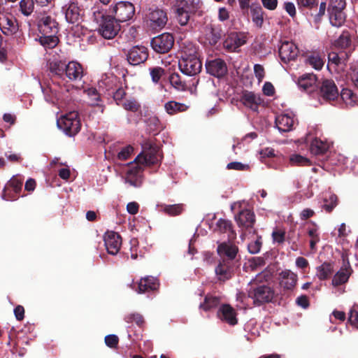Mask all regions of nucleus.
Segmentation results:
<instances>
[{
	"instance_id": "obj_1",
	"label": "nucleus",
	"mask_w": 358,
	"mask_h": 358,
	"mask_svg": "<svg viewBox=\"0 0 358 358\" xmlns=\"http://www.w3.org/2000/svg\"><path fill=\"white\" fill-rule=\"evenodd\" d=\"M161 159L159 149L156 145L146 143L143 150L131 162L126 171L125 181L130 185L138 187L143 182V171L144 166L157 164Z\"/></svg>"
},
{
	"instance_id": "obj_2",
	"label": "nucleus",
	"mask_w": 358,
	"mask_h": 358,
	"mask_svg": "<svg viewBox=\"0 0 358 358\" xmlns=\"http://www.w3.org/2000/svg\"><path fill=\"white\" fill-rule=\"evenodd\" d=\"M253 284L256 287L248 290L247 296L244 293H239L237 295V299L241 301L243 305L247 304L248 299H251L253 303L257 306L262 305L268 301V271L267 268L256 275Z\"/></svg>"
},
{
	"instance_id": "obj_3",
	"label": "nucleus",
	"mask_w": 358,
	"mask_h": 358,
	"mask_svg": "<svg viewBox=\"0 0 358 358\" xmlns=\"http://www.w3.org/2000/svg\"><path fill=\"white\" fill-rule=\"evenodd\" d=\"M181 48V55L178 62L180 70L189 76L198 74L201 70L202 64L197 56L196 47L188 42L184 43Z\"/></svg>"
},
{
	"instance_id": "obj_4",
	"label": "nucleus",
	"mask_w": 358,
	"mask_h": 358,
	"mask_svg": "<svg viewBox=\"0 0 358 358\" xmlns=\"http://www.w3.org/2000/svg\"><path fill=\"white\" fill-rule=\"evenodd\" d=\"M49 69L52 73L61 78L66 76L72 82L80 81L85 73L84 69L80 63L76 61L66 63L65 60L57 58L50 61Z\"/></svg>"
},
{
	"instance_id": "obj_5",
	"label": "nucleus",
	"mask_w": 358,
	"mask_h": 358,
	"mask_svg": "<svg viewBox=\"0 0 358 358\" xmlns=\"http://www.w3.org/2000/svg\"><path fill=\"white\" fill-rule=\"evenodd\" d=\"M92 17L99 25L98 32L104 38H113L120 30L119 22L112 16L106 15L103 10H94Z\"/></svg>"
},
{
	"instance_id": "obj_6",
	"label": "nucleus",
	"mask_w": 358,
	"mask_h": 358,
	"mask_svg": "<svg viewBox=\"0 0 358 358\" xmlns=\"http://www.w3.org/2000/svg\"><path fill=\"white\" fill-rule=\"evenodd\" d=\"M201 6L200 0H176L173 7L176 20L181 26L187 25L191 17L201 9Z\"/></svg>"
},
{
	"instance_id": "obj_7",
	"label": "nucleus",
	"mask_w": 358,
	"mask_h": 358,
	"mask_svg": "<svg viewBox=\"0 0 358 358\" xmlns=\"http://www.w3.org/2000/svg\"><path fill=\"white\" fill-rule=\"evenodd\" d=\"M58 127L66 135L73 136L81 128L80 120L76 111H71L62 115L57 121Z\"/></svg>"
},
{
	"instance_id": "obj_8",
	"label": "nucleus",
	"mask_w": 358,
	"mask_h": 358,
	"mask_svg": "<svg viewBox=\"0 0 358 358\" xmlns=\"http://www.w3.org/2000/svg\"><path fill=\"white\" fill-rule=\"evenodd\" d=\"M110 13L117 22H124L131 20L134 13V6L129 1H119L109 8Z\"/></svg>"
},
{
	"instance_id": "obj_9",
	"label": "nucleus",
	"mask_w": 358,
	"mask_h": 358,
	"mask_svg": "<svg viewBox=\"0 0 358 358\" xmlns=\"http://www.w3.org/2000/svg\"><path fill=\"white\" fill-rule=\"evenodd\" d=\"M166 13L162 9H150L147 14V23L152 29H161L167 22Z\"/></svg>"
},
{
	"instance_id": "obj_10",
	"label": "nucleus",
	"mask_w": 358,
	"mask_h": 358,
	"mask_svg": "<svg viewBox=\"0 0 358 358\" xmlns=\"http://www.w3.org/2000/svg\"><path fill=\"white\" fill-rule=\"evenodd\" d=\"M173 37L169 33H164L152 38L151 45L155 51L159 53L167 52L173 46Z\"/></svg>"
},
{
	"instance_id": "obj_11",
	"label": "nucleus",
	"mask_w": 358,
	"mask_h": 358,
	"mask_svg": "<svg viewBox=\"0 0 358 358\" xmlns=\"http://www.w3.org/2000/svg\"><path fill=\"white\" fill-rule=\"evenodd\" d=\"M0 29L5 35H13L18 31V23L11 14L0 13Z\"/></svg>"
},
{
	"instance_id": "obj_12",
	"label": "nucleus",
	"mask_w": 358,
	"mask_h": 358,
	"mask_svg": "<svg viewBox=\"0 0 358 358\" xmlns=\"http://www.w3.org/2000/svg\"><path fill=\"white\" fill-rule=\"evenodd\" d=\"M234 264L230 260L222 259L215 267V272L220 281L224 282L231 278L234 275Z\"/></svg>"
},
{
	"instance_id": "obj_13",
	"label": "nucleus",
	"mask_w": 358,
	"mask_h": 358,
	"mask_svg": "<svg viewBox=\"0 0 358 358\" xmlns=\"http://www.w3.org/2000/svg\"><path fill=\"white\" fill-rule=\"evenodd\" d=\"M103 240L107 252L112 255H117L122 245L120 236L114 231H107Z\"/></svg>"
},
{
	"instance_id": "obj_14",
	"label": "nucleus",
	"mask_w": 358,
	"mask_h": 358,
	"mask_svg": "<svg viewBox=\"0 0 358 358\" xmlns=\"http://www.w3.org/2000/svg\"><path fill=\"white\" fill-rule=\"evenodd\" d=\"M299 88L307 94H312L317 90V78L313 73H306L297 81Z\"/></svg>"
},
{
	"instance_id": "obj_15",
	"label": "nucleus",
	"mask_w": 358,
	"mask_h": 358,
	"mask_svg": "<svg viewBox=\"0 0 358 358\" xmlns=\"http://www.w3.org/2000/svg\"><path fill=\"white\" fill-rule=\"evenodd\" d=\"M148 57V49L143 45H136L130 49L127 54V60L131 65L143 63Z\"/></svg>"
},
{
	"instance_id": "obj_16",
	"label": "nucleus",
	"mask_w": 358,
	"mask_h": 358,
	"mask_svg": "<svg viewBox=\"0 0 358 358\" xmlns=\"http://www.w3.org/2000/svg\"><path fill=\"white\" fill-rule=\"evenodd\" d=\"M298 52L296 45L291 41H285L282 42L279 47V56L285 63L294 60L296 57Z\"/></svg>"
},
{
	"instance_id": "obj_17",
	"label": "nucleus",
	"mask_w": 358,
	"mask_h": 358,
	"mask_svg": "<svg viewBox=\"0 0 358 358\" xmlns=\"http://www.w3.org/2000/svg\"><path fill=\"white\" fill-rule=\"evenodd\" d=\"M38 27L42 34H57L59 31L58 23L50 15H43L38 21Z\"/></svg>"
},
{
	"instance_id": "obj_18",
	"label": "nucleus",
	"mask_w": 358,
	"mask_h": 358,
	"mask_svg": "<svg viewBox=\"0 0 358 358\" xmlns=\"http://www.w3.org/2000/svg\"><path fill=\"white\" fill-rule=\"evenodd\" d=\"M65 18L69 23H78L82 19L81 10L75 1H70L62 7Z\"/></svg>"
},
{
	"instance_id": "obj_19",
	"label": "nucleus",
	"mask_w": 358,
	"mask_h": 358,
	"mask_svg": "<svg viewBox=\"0 0 358 358\" xmlns=\"http://www.w3.org/2000/svg\"><path fill=\"white\" fill-rule=\"evenodd\" d=\"M294 123V116L292 113H282L275 117V127L280 132H288L291 131Z\"/></svg>"
},
{
	"instance_id": "obj_20",
	"label": "nucleus",
	"mask_w": 358,
	"mask_h": 358,
	"mask_svg": "<svg viewBox=\"0 0 358 358\" xmlns=\"http://www.w3.org/2000/svg\"><path fill=\"white\" fill-rule=\"evenodd\" d=\"M320 94L325 100H335L338 96V90L334 82L331 80H324L320 87Z\"/></svg>"
},
{
	"instance_id": "obj_21",
	"label": "nucleus",
	"mask_w": 358,
	"mask_h": 358,
	"mask_svg": "<svg viewBox=\"0 0 358 358\" xmlns=\"http://www.w3.org/2000/svg\"><path fill=\"white\" fill-rule=\"evenodd\" d=\"M206 69L209 74L217 78L224 76L227 72L225 62L220 59H216L206 62Z\"/></svg>"
},
{
	"instance_id": "obj_22",
	"label": "nucleus",
	"mask_w": 358,
	"mask_h": 358,
	"mask_svg": "<svg viewBox=\"0 0 358 358\" xmlns=\"http://www.w3.org/2000/svg\"><path fill=\"white\" fill-rule=\"evenodd\" d=\"M235 220L238 226L243 230H251L255 223V214L248 209H245L239 212L235 217Z\"/></svg>"
},
{
	"instance_id": "obj_23",
	"label": "nucleus",
	"mask_w": 358,
	"mask_h": 358,
	"mask_svg": "<svg viewBox=\"0 0 358 358\" xmlns=\"http://www.w3.org/2000/svg\"><path fill=\"white\" fill-rule=\"evenodd\" d=\"M217 317L230 325H235L238 322L235 310L228 304H224L220 307Z\"/></svg>"
},
{
	"instance_id": "obj_24",
	"label": "nucleus",
	"mask_w": 358,
	"mask_h": 358,
	"mask_svg": "<svg viewBox=\"0 0 358 358\" xmlns=\"http://www.w3.org/2000/svg\"><path fill=\"white\" fill-rule=\"evenodd\" d=\"M217 250L222 259L233 262L238 252V248L230 242H223L218 245Z\"/></svg>"
},
{
	"instance_id": "obj_25",
	"label": "nucleus",
	"mask_w": 358,
	"mask_h": 358,
	"mask_svg": "<svg viewBox=\"0 0 358 358\" xmlns=\"http://www.w3.org/2000/svg\"><path fill=\"white\" fill-rule=\"evenodd\" d=\"M280 285L285 289H292L297 282V275L290 270H285L279 274Z\"/></svg>"
},
{
	"instance_id": "obj_26",
	"label": "nucleus",
	"mask_w": 358,
	"mask_h": 358,
	"mask_svg": "<svg viewBox=\"0 0 358 358\" xmlns=\"http://www.w3.org/2000/svg\"><path fill=\"white\" fill-rule=\"evenodd\" d=\"M243 104L256 111L258 107L262 103V100L259 94L252 92H245L243 93L241 99Z\"/></svg>"
},
{
	"instance_id": "obj_27",
	"label": "nucleus",
	"mask_w": 358,
	"mask_h": 358,
	"mask_svg": "<svg viewBox=\"0 0 358 358\" xmlns=\"http://www.w3.org/2000/svg\"><path fill=\"white\" fill-rule=\"evenodd\" d=\"M345 66V59L341 58L336 52H331L329 54V62L327 68L330 71H335L339 73L343 71Z\"/></svg>"
},
{
	"instance_id": "obj_28",
	"label": "nucleus",
	"mask_w": 358,
	"mask_h": 358,
	"mask_svg": "<svg viewBox=\"0 0 358 358\" xmlns=\"http://www.w3.org/2000/svg\"><path fill=\"white\" fill-rule=\"evenodd\" d=\"M159 287V282L154 277H145L141 278L138 283V293L154 291Z\"/></svg>"
},
{
	"instance_id": "obj_29",
	"label": "nucleus",
	"mask_w": 358,
	"mask_h": 358,
	"mask_svg": "<svg viewBox=\"0 0 358 358\" xmlns=\"http://www.w3.org/2000/svg\"><path fill=\"white\" fill-rule=\"evenodd\" d=\"M43 93L48 102L58 105L62 104L63 96L56 86L48 87V88L43 90Z\"/></svg>"
},
{
	"instance_id": "obj_30",
	"label": "nucleus",
	"mask_w": 358,
	"mask_h": 358,
	"mask_svg": "<svg viewBox=\"0 0 358 358\" xmlns=\"http://www.w3.org/2000/svg\"><path fill=\"white\" fill-rule=\"evenodd\" d=\"M350 273L349 264L348 263L334 275L332 279V285L336 287L345 283L348 280Z\"/></svg>"
},
{
	"instance_id": "obj_31",
	"label": "nucleus",
	"mask_w": 358,
	"mask_h": 358,
	"mask_svg": "<svg viewBox=\"0 0 358 358\" xmlns=\"http://www.w3.org/2000/svg\"><path fill=\"white\" fill-rule=\"evenodd\" d=\"M215 230L220 233L227 234L229 240L234 239L236 236V234L232 229L231 222L225 219H220L217 220Z\"/></svg>"
},
{
	"instance_id": "obj_32",
	"label": "nucleus",
	"mask_w": 358,
	"mask_h": 358,
	"mask_svg": "<svg viewBox=\"0 0 358 358\" xmlns=\"http://www.w3.org/2000/svg\"><path fill=\"white\" fill-rule=\"evenodd\" d=\"M188 108L189 106L186 104L175 101H169L164 104L166 112L171 115H176L178 113L185 112Z\"/></svg>"
},
{
	"instance_id": "obj_33",
	"label": "nucleus",
	"mask_w": 358,
	"mask_h": 358,
	"mask_svg": "<svg viewBox=\"0 0 358 358\" xmlns=\"http://www.w3.org/2000/svg\"><path fill=\"white\" fill-rule=\"evenodd\" d=\"M343 10H328L329 21L331 25L339 27L343 24L345 21V15Z\"/></svg>"
},
{
	"instance_id": "obj_34",
	"label": "nucleus",
	"mask_w": 358,
	"mask_h": 358,
	"mask_svg": "<svg viewBox=\"0 0 358 358\" xmlns=\"http://www.w3.org/2000/svg\"><path fill=\"white\" fill-rule=\"evenodd\" d=\"M306 64L315 70H320L324 64V59L318 53H312L306 59Z\"/></svg>"
},
{
	"instance_id": "obj_35",
	"label": "nucleus",
	"mask_w": 358,
	"mask_h": 358,
	"mask_svg": "<svg viewBox=\"0 0 358 358\" xmlns=\"http://www.w3.org/2000/svg\"><path fill=\"white\" fill-rule=\"evenodd\" d=\"M329 148L326 142L315 138L310 144V151L313 155H320L324 153Z\"/></svg>"
},
{
	"instance_id": "obj_36",
	"label": "nucleus",
	"mask_w": 358,
	"mask_h": 358,
	"mask_svg": "<svg viewBox=\"0 0 358 358\" xmlns=\"http://www.w3.org/2000/svg\"><path fill=\"white\" fill-rule=\"evenodd\" d=\"M352 45L350 34L348 31H343L334 42V46L341 49L348 48Z\"/></svg>"
},
{
	"instance_id": "obj_37",
	"label": "nucleus",
	"mask_w": 358,
	"mask_h": 358,
	"mask_svg": "<svg viewBox=\"0 0 358 358\" xmlns=\"http://www.w3.org/2000/svg\"><path fill=\"white\" fill-rule=\"evenodd\" d=\"M317 276L320 280H325L333 273V265L330 263H324L317 267Z\"/></svg>"
},
{
	"instance_id": "obj_38",
	"label": "nucleus",
	"mask_w": 358,
	"mask_h": 358,
	"mask_svg": "<svg viewBox=\"0 0 358 358\" xmlns=\"http://www.w3.org/2000/svg\"><path fill=\"white\" fill-rule=\"evenodd\" d=\"M220 303V298L215 296L208 295L205 297L204 302L201 303L199 308L208 311L217 307Z\"/></svg>"
},
{
	"instance_id": "obj_39",
	"label": "nucleus",
	"mask_w": 358,
	"mask_h": 358,
	"mask_svg": "<svg viewBox=\"0 0 358 358\" xmlns=\"http://www.w3.org/2000/svg\"><path fill=\"white\" fill-rule=\"evenodd\" d=\"M84 92L87 94L88 98L90 99V103L91 105L97 106L101 109V112L103 113V107L102 105H100L99 102L100 101V96L95 88L91 87L85 90Z\"/></svg>"
},
{
	"instance_id": "obj_40",
	"label": "nucleus",
	"mask_w": 358,
	"mask_h": 358,
	"mask_svg": "<svg viewBox=\"0 0 358 358\" xmlns=\"http://www.w3.org/2000/svg\"><path fill=\"white\" fill-rule=\"evenodd\" d=\"M57 34H43L40 38L41 44L45 48H53L58 43Z\"/></svg>"
},
{
	"instance_id": "obj_41",
	"label": "nucleus",
	"mask_w": 358,
	"mask_h": 358,
	"mask_svg": "<svg viewBox=\"0 0 358 358\" xmlns=\"http://www.w3.org/2000/svg\"><path fill=\"white\" fill-rule=\"evenodd\" d=\"M250 12L253 22L257 27H261L263 23L262 9L258 4H252L250 6Z\"/></svg>"
},
{
	"instance_id": "obj_42",
	"label": "nucleus",
	"mask_w": 358,
	"mask_h": 358,
	"mask_svg": "<svg viewBox=\"0 0 358 358\" xmlns=\"http://www.w3.org/2000/svg\"><path fill=\"white\" fill-rule=\"evenodd\" d=\"M341 97L347 106H353L357 101V96L349 89H343Z\"/></svg>"
},
{
	"instance_id": "obj_43",
	"label": "nucleus",
	"mask_w": 358,
	"mask_h": 358,
	"mask_svg": "<svg viewBox=\"0 0 358 358\" xmlns=\"http://www.w3.org/2000/svg\"><path fill=\"white\" fill-rule=\"evenodd\" d=\"M20 10L24 16H29L34 9L33 0H21L20 1Z\"/></svg>"
},
{
	"instance_id": "obj_44",
	"label": "nucleus",
	"mask_w": 358,
	"mask_h": 358,
	"mask_svg": "<svg viewBox=\"0 0 358 358\" xmlns=\"http://www.w3.org/2000/svg\"><path fill=\"white\" fill-rule=\"evenodd\" d=\"M289 162L294 166H308L310 165V160L303 156L298 154H293L289 157Z\"/></svg>"
},
{
	"instance_id": "obj_45",
	"label": "nucleus",
	"mask_w": 358,
	"mask_h": 358,
	"mask_svg": "<svg viewBox=\"0 0 358 358\" xmlns=\"http://www.w3.org/2000/svg\"><path fill=\"white\" fill-rule=\"evenodd\" d=\"M272 238L273 243H282L285 240V229L281 227L275 228L272 232Z\"/></svg>"
},
{
	"instance_id": "obj_46",
	"label": "nucleus",
	"mask_w": 358,
	"mask_h": 358,
	"mask_svg": "<svg viewBox=\"0 0 358 358\" xmlns=\"http://www.w3.org/2000/svg\"><path fill=\"white\" fill-rule=\"evenodd\" d=\"M324 201L322 208L327 212H331L337 204V196L335 194H329L328 198L326 196L324 199Z\"/></svg>"
},
{
	"instance_id": "obj_47",
	"label": "nucleus",
	"mask_w": 358,
	"mask_h": 358,
	"mask_svg": "<svg viewBox=\"0 0 358 358\" xmlns=\"http://www.w3.org/2000/svg\"><path fill=\"white\" fill-rule=\"evenodd\" d=\"M206 40L210 45H215L221 37L220 33L213 29H208L206 33Z\"/></svg>"
},
{
	"instance_id": "obj_48",
	"label": "nucleus",
	"mask_w": 358,
	"mask_h": 358,
	"mask_svg": "<svg viewBox=\"0 0 358 358\" xmlns=\"http://www.w3.org/2000/svg\"><path fill=\"white\" fill-rule=\"evenodd\" d=\"M169 81L171 85L177 90H182L185 89V83L182 81L180 76L178 73L171 74L169 77Z\"/></svg>"
},
{
	"instance_id": "obj_49",
	"label": "nucleus",
	"mask_w": 358,
	"mask_h": 358,
	"mask_svg": "<svg viewBox=\"0 0 358 358\" xmlns=\"http://www.w3.org/2000/svg\"><path fill=\"white\" fill-rule=\"evenodd\" d=\"M266 262L263 257H256L248 260L249 267L255 271L265 264Z\"/></svg>"
},
{
	"instance_id": "obj_50",
	"label": "nucleus",
	"mask_w": 358,
	"mask_h": 358,
	"mask_svg": "<svg viewBox=\"0 0 358 358\" xmlns=\"http://www.w3.org/2000/svg\"><path fill=\"white\" fill-rule=\"evenodd\" d=\"M164 211L172 216L180 215L183 211V206L182 204H174L166 206L164 208Z\"/></svg>"
},
{
	"instance_id": "obj_51",
	"label": "nucleus",
	"mask_w": 358,
	"mask_h": 358,
	"mask_svg": "<svg viewBox=\"0 0 358 358\" xmlns=\"http://www.w3.org/2000/svg\"><path fill=\"white\" fill-rule=\"evenodd\" d=\"M125 320L128 323L134 322L138 327H143L145 323L143 317L138 313H132L128 315L125 317Z\"/></svg>"
},
{
	"instance_id": "obj_52",
	"label": "nucleus",
	"mask_w": 358,
	"mask_h": 358,
	"mask_svg": "<svg viewBox=\"0 0 358 358\" xmlns=\"http://www.w3.org/2000/svg\"><path fill=\"white\" fill-rule=\"evenodd\" d=\"M164 73V70L161 67H155L150 69L152 80L155 83L159 82Z\"/></svg>"
},
{
	"instance_id": "obj_53",
	"label": "nucleus",
	"mask_w": 358,
	"mask_h": 358,
	"mask_svg": "<svg viewBox=\"0 0 358 358\" xmlns=\"http://www.w3.org/2000/svg\"><path fill=\"white\" fill-rule=\"evenodd\" d=\"M345 7V0H330L327 10H341Z\"/></svg>"
},
{
	"instance_id": "obj_54",
	"label": "nucleus",
	"mask_w": 358,
	"mask_h": 358,
	"mask_svg": "<svg viewBox=\"0 0 358 358\" xmlns=\"http://www.w3.org/2000/svg\"><path fill=\"white\" fill-rule=\"evenodd\" d=\"M227 168L228 169H234L238 171H247L249 169V165L242 164L238 162H230L227 164Z\"/></svg>"
},
{
	"instance_id": "obj_55",
	"label": "nucleus",
	"mask_w": 358,
	"mask_h": 358,
	"mask_svg": "<svg viewBox=\"0 0 358 358\" xmlns=\"http://www.w3.org/2000/svg\"><path fill=\"white\" fill-rule=\"evenodd\" d=\"M349 321L352 325L358 328V306L355 305L354 309L350 313Z\"/></svg>"
},
{
	"instance_id": "obj_56",
	"label": "nucleus",
	"mask_w": 358,
	"mask_h": 358,
	"mask_svg": "<svg viewBox=\"0 0 358 358\" xmlns=\"http://www.w3.org/2000/svg\"><path fill=\"white\" fill-rule=\"evenodd\" d=\"M299 8H312L317 4V0H296Z\"/></svg>"
},
{
	"instance_id": "obj_57",
	"label": "nucleus",
	"mask_w": 358,
	"mask_h": 358,
	"mask_svg": "<svg viewBox=\"0 0 358 358\" xmlns=\"http://www.w3.org/2000/svg\"><path fill=\"white\" fill-rule=\"evenodd\" d=\"M123 107L127 110L136 112L139 108V104L135 100H126L123 103Z\"/></svg>"
},
{
	"instance_id": "obj_58",
	"label": "nucleus",
	"mask_w": 358,
	"mask_h": 358,
	"mask_svg": "<svg viewBox=\"0 0 358 358\" xmlns=\"http://www.w3.org/2000/svg\"><path fill=\"white\" fill-rule=\"evenodd\" d=\"M262 246V242L259 239L252 241L248 245V251L251 254H256L259 252Z\"/></svg>"
},
{
	"instance_id": "obj_59",
	"label": "nucleus",
	"mask_w": 358,
	"mask_h": 358,
	"mask_svg": "<svg viewBox=\"0 0 358 358\" xmlns=\"http://www.w3.org/2000/svg\"><path fill=\"white\" fill-rule=\"evenodd\" d=\"M133 152V148L130 145L123 148L117 154L119 159H127Z\"/></svg>"
},
{
	"instance_id": "obj_60",
	"label": "nucleus",
	"mask_w": 358,
	"mask_h": 358,
	"mask_svg": "<svg viewBox=\"0 0 358 358\" xmlns=\"http://www.w3.org/2000/svg\"><path fill=\"white\" fill-rule=\"evenodd\" d=\"M254 71L258 83H260L264 77V69L260 64H255L254 66Z\"/></svg>"
},
{
	"instance_id": "obj_61",
	"label": "nucleus",
	"mask_w": 358,
	"mask_h": 358,
	"mask_svg": "<svg viewBox=\"0 0 358 358\" xmlns=\"http://www.w3.org/2000/svg\"><path fill=\"white\" fill-rule=\"evenodd\" d=\"M105 343L110 348L115 347L118 343V338L113 334L108 335L105 337Z\"/></svg>"
},
{
	"instance_id": "obj_62",
	"label": "nucleus",
	"mask_w": 358,
	"mask_h": 358,
	"mask_svg": "<svg viewBox=\"0 0 358 358\" xmlns=\"http://www.w3.org/2000/svg\"><path fill=\"white\" fill-rule=\"evenodd\" d=\"M284 8L291 17H294L296 15V7L292 2H285L284 4Z\"/></svg>"
},
{
	"instance_id": "obj_63",
	"label": "nucleus",
	"mask_w": 358,
	"mask_h": 358,
	"mask_svg": "<svg viewBox=\"0 0 358 358\" xmlns=\"http://www.w3.org/2000/svg\"><path fill=\"white\" fill-rule=\"evenodd\" d=\"M327 9V3L326 2H321L320 4V8L318 13L315 16V21L319 22L321 17L325 14Z\"/></svg>"
},
{
	"instance_id": "obj_64",
	"label": "nucleus",
	"mask_w": 358,
	"mask_h": 358,
	"mask_svg": "<svg viewBox=\"0 0 358 358\" xmlns=\"http://www.w3.org/2000/svg\"><path fill=\"white\" fill-rule=\"evenodd\" d=\"M139 206L136 202H129L127 206V210L129 213L136 215L138 212Z\"/></svg>"
}]
</instances>
